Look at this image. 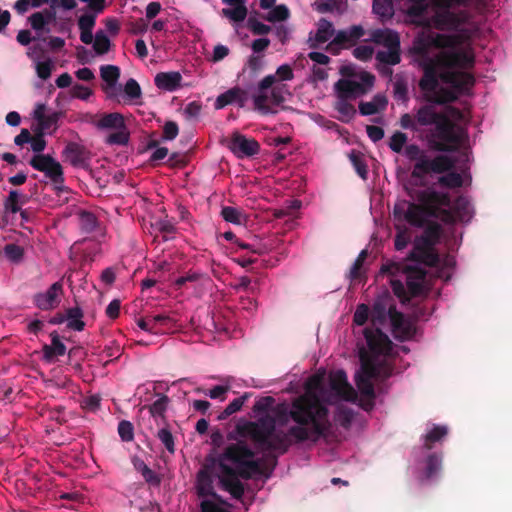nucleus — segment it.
I'll return each instance as SVG.
<instances>
[{"mask_svg": "<svg viewBox=\"0 0 512 512\" xmlns=\"http://www.w3.org/2000/svg\"><path fill=\"white\" fill-rule=\"evenodd\" d=\"M474 62L473 54L462 49L442 51L435 59L423 62V75L418 86L427 103L415 108L413 113H404L400 117V126L411 130L432 150L456 151L463 143L465 133L446 113L438 111L435 104L455 102L459 95L474 86L472 74L457 70L471 68Z\"/></svg>", "mask_w": 512, "mask_h": 512, "instance_id": "obj_1", "label": "nucleus"}, {"mask_svg": "<svg viewBox=\"0 0 512 512\" xmlns=\"http://www.w3.org/2000/svg\"><path fill=\"white\" fill-rule=\"evenodd\" d=\"M331 429L328 409L310 395L295 398L290 406L279 405L276 418L265 415L236 426L241 437L249 436L261 451L285 454L293 444L316 442Z\"/></svg>", "mask_w": 512, "mask_h": 512, "instance_id": "obj_2", "label": "nucleus"}, {"mask_svg": "<svg viewBox=\"0 0 512 512\" xmlns=\"http://www.w3.org/2000/svg\"><path fill=\"white\" fill-rule=\"evenodd\" d=\"M364 337L371 355L367 351H360L361 367L355 376V382L361 395L360 406L365 411H370L375 405V389L372 380L387 379L392 375V367L378 356H387L392 350V342L380 328H365Z\"/></svg>", "mask_w": 512, "mask_h": 512, "instance_id": "obj_3", "label": "nucleus"}, {"mask_svg": "<svg viewBox=\"0 0 512 512\" xmlns=\"http://www.w3.org/2000/svg\"><path fill=\"white\" fill-rule=\"evenodd\" d=\"M418 203L408 202L395 205L393 214L396 219H404L414 227H423L426 217H432L445 224L456 222V214L452 209L449 193L440 192L434 188L418 190L415 194Z\"/></svg>", "mask_w": 512, "mask_h": 512, "instance_id": "obj_4", "label": "nucleus"}, {"mask_svg": "<svg viewBox=\"0 0 512 512\" xmlns=\"http://www.w3.org/2000/svg\"><path fill=\"white\" fill-rule=\"evenodd\" d=\"M380 272L382 274H388L396 276L399 273H403L406 276L407 290L401 280L392 279L391 287L394 294L400 298L403 302L408 301L409 293L412 297L420 296L425 293V281L427 271L425 268L418 264L409 265L403 263L390 262L382 265Z\"/></svg>", "mask_w": 512, "mask_h": 512, "instance_id": "obj_5", "label": "nucleus"}, {"mask_svg": "<svg viewBox=\"0 0 512 512\" xmlns=\"http://www.w3.org/2000/svg\"><path fill=\"white\" fill-rule=\"evenodd\" d=\"M220 470L219 482L222 488L237 500H241L245 492L244 484L239 478L249 480L256 475L264 474L262 460L254 458H247L236 467L221 462Z\"/></svg>", "mask_w": 512, "mask_h": 512, "instance_id": "obj_6", "label": "nucleus"}, {"mask_svg": "<svg viewBox=\"0 0 512 512\" xmlns=\"http://www.w3.org/2000/svg\"><path fill=\"white\" fill-rule=\"evenodd\" d=\"M424 231L417 237L414 247L408 255V259L416 264H424L429 267H437L440 264V256L435 249L442 235V227L435 221H429L422 227Z\"/></svg>", "mask_w": 512, "mask_h": 512, "instance_id": "obj_7", "label": "nucleus"}, {"mask_svg": "<svg viewBox=\"0 0 512 512\" xmlns=\"http://www.w3.org/2000/svg\"><path fill=\"white\" fill-rule=\"evenodd\" d=\"M403 152L410 161H416L411 172L412 178L421 179L430 173L443 174L455 166V161L450 156L439 154L430 159L416 144L405 146Z\"/></svg>", "mask_w": 512, "mask_h": 512, "instance_id": "obj_8", "label": "nucleus"}, {"mask_svg": "<svg viewBox=\"0 0 512 512\" xmlns=\"http://www.w3.org/2000/svg\"><path fill=\"white\" fill-rule=\"evenodd\" d=\"M468 0H430L434 9L431 17L432 25L441 31H456L463 24L461 14L452 12L451 9L465 5Z\"/></svg>", "mask_w": 512, "mask_h": 512, "instance_id": "obj_9", "label": "nucleus"}, {"mask_svg": "<svg viewBox=\"0 0 512 512\" xmlns=\"http://www.w3.org/2000/svg\"><path fill=\"white\" fill-rule=\"evenodd\" d=\"M29 164L37 171L43 172L54 184H63L64 175L61 164L49 154H35Z\"/></svg>", "mask_w": 512, "mask_h": 512, "instance_id": "obj_10", "label": "nucleus"}, {"mask_svg": "<svg viewBox=\"0 0 512 512\" xmlns=\"http://www.w3.org/2000/svg\"><path fill=\"white\" fill-rule=\"evenodd\" d=\"M227 147L239 159L253 157L260 152V144L257 140L248 138L238 131L232 133Z\"/></svg>", "mask_w": 512, "mask_h": 512, "instance_id": "obj_11", "label": "nucleus"}, {"mask_svg": "<svg viewBox=\"0 0 512 512\" xmlns=\"http://www.w3.org/2000/svg\"><path fill=\"white\" fill-rule=\"evenodd\" d=\"M64 161L75 168L90 170L91 151L77 142H68L62 151Z\"/></svg>", "mask_w": 512, "mask_h": 512, "instance_id": "obj_12", "label": "nucleus"}, {"mask_svg": "<svg viewBox=\"0 0 512 512\" xmlns=\"http://www.w3.org/2000/svg\"><path fill=\"white\" fill-rule=\"evenodd\" d=\"M255 452L244 441L229 444L218 457V466L220 463L229 461L236 466L247 458H254Z\"/></svg>", "mask_w": 512, "mask_h": 512, "instance_id": "obj_13", "label": "nucleus"}, {"mask_svg": "<svg viewBox=\"0 0 512 512\" xmlns=\"http://www.w3.org/2000/svg\"><path fill=\"white\" fill-rule=\"evenodd\" d=\"M329 385L340 398L354 402L357 399L356 390L349 384L347 375L343 370H337L329 377Z\"/></svg>", "mask_w": 512, "mask_h": 512, "instance_id": "obj_14", "label": "nucleus"}, {"mask_svg": "<svg viewBox=\"0 0 512 512\" xmlns=\"http://www.w3.org/2000/svg\"><path fill=\"white\" fill-rule=\"evenodd\" d=\"M63 291L62 284L53 283L45 292L33 296V304L40 310L49 311L56 308L60 302L59 295Z\"/></svg>", "mask_w": 512, "mask_h": 512, "instance_id": "obj_15", "label": "nucleus"}, {"mask_svg": "<svg viewBox=\"0 0 512 512\" xmlns=\"http://www.w3.org/2000/svg\"><path fill=\"white\" fill-rule=\"evenodd\" d=\"M247 101V91L235 86L218 95L215 100L214 107L215 109L220 110L225 108L227 105L236 104L239 108H244Z\"/></svg>", "mask_w": 512, "mask_h": 512, "instance_id": "obj_16", "label": "nucleus"}, {"mask_svg": "<svg viewBox=\"0 0 512 512\" xmlns=\"http://www.w3.org/2000/svg\"><path fill=\"white\" fill-rule=\"evenodd\" d=\"M335 89L337 97L343 99H355L366 92L364 84L347 79H339L335 84Z\"/></svg>", "mask_w": 512, "mask_h": 512, "instance_id": "obj_17", "label": "nucleus"}, {"mask_svg": "<svg viewBox=\"0 0 512 512\" xmlns=\"http://www.w3.org/2000/svg\"><path fill=\"white\" fill-rule=\"evenodd\" d=\"M370 39L378 45L388 48H400V38L397 32L384 28L374 29L370 32Z\"/></svg>", "mask_w": 512, "mask_h": 512, "instance_id": "obj_18", "label": "nucleus"}, {"mask_svg": "<svg viewBox=\"0 0 512 512\" xmlns=\"http://www.w3.org/2000/svg\"><path fill=\"white\" fill-rule=\"evenodd\" d=\"M317 26L318 29L315 36L312 37V33H310L308 39L310 48H317L318 45L327 42L335 34V29L332 22H330L326 18H321L318 21Z\"/></svg>", "mask_w": 512, "mask_h": 512, "instance_id": "obj_19", "label": "nucleus"}, {"mask_svg": "<svg viewBox=\"0 0 512 512\" xmlns=\"http://www.w3.org/2000/svg\"><path fill=\"white\" fill-rule=\"evenodd\" d=\"M389 320L395 337L404 340L411 336L412 330L410 324L406 321L404 315L397 311L396 307L390 308Z\"/></svg>", "mask_w": 512, "mask_h": 512, "instance_id": "obj_20", "label": "nucleus"}, {"mask_svg": "<svg viewBox=\"0 0 512 512\" xmlns=\"http://www.w3.org/2000/svg\"><path fill=\"white\" fill-rule=\"evenodd\" d=\"M197 494L199 497H212L215 500L223 503L221 496L218 495L213 486V479L208 471L200 470L197 474L196 482Z\"/></svg>", "mask_w": 512, "mask_h": 512, "instance_id": "obj_21", "label": "nucleus"}, {"mask_svg": "<svg viewBox=\"0 0 512 512\" xmlns=\"http://www.w3.org/2000/svg\"><path fill=\"white\" fill-rule=\"evenodd\" d=\"M396 307L390 297L377 298L371 310L373 324H383L390 317V308Z\"/></svg>", "mask_w": 512, "mask_h": 512, "instance_id": "obj_22", "label": "nucleus"}, {"mask_svg": "<svg viewBox=\"0 0 512 512\" xmlns=\"http://www.w3.org/2000/svg\"><path fill=\"white\" fill-rule=\"evenodd\" d=\"M182 75L177 71L160 72L156 74L154 83L157 88L169 92L181 87Z\"/></svg>", "mask_w": 512, "mask_h": 512, "instance_id": "obj_23", "label": "nucleus"}, {"mask_svg": "<svg viewBox=\"0 0 512 512\" xmlns=\"http://www.w3.org/2000/svg\"><path fill=\"white\" fill-rule=\"evenodd\" d=\"M51 344H44L42 347L43 359L46 362H51L54 357L63 356L66 354V346L61 342L57 331L50 333Z\"/></svg>", "mask_w": 512, "mask_h": 512, "instance_id": "obj_24", "label": "nucleus"}, {"mask_svg": "<svg viewBox=\"0 0 512 512\" xmlns=\"http://www.w3.org/2000/svg\"><path fill=\"white\" fill-rule=\"evenodd\" d=\"M93 124L99 130H116L125 127V120L121 113L112 112L102 114Z\"/></svg>", "mask_w": 512, "mask_h": 512, "instance_id": "obj_25", "label": "nucleus"}, {"mask_svg": "<svg viewBox=\"0 0 512 512\" xmlns=\"http://www.w3.org/2000/svg\"><path fill=\"white\" fill-rule=\"evenodd\" d=\"M100 75L102 80L106 83V85L102 87L103 90L109 95V97H112L113 94L109 92V90L113 89L119 80V67L115 65H103L100 67Z\"/></svg>", "mask_w": 512, "mask_h": 512, "instance_id": "obj_26", "label": "nucleus"}, {"mask_svg": "<svg viewBox=\"0 0 512 512\" xmlns=\"http://www.w3.org/2000/svg\"><path fill=\"white\" fill-rule=\"evenodd\" d=\"M448 434V428L444 425H433L423 436V448L426 450L433 449L435 443L441 442Z\"/></svg>", "mask_w": 512, "mask_h": 512, "instance_id": "obj_27", "label": "nucleus"}, {"mask_svg": "<svg viewBox=\"0 0 512 512\" xmlns=\"http://www.w3.org/2000/svg\"><path fill=\"white\" fill-rule=\"evenodd\" d=\"M443 456L441 453H430L425 459V480L434 478L442 468Z\"/></svg>", "mask_w": 512, "mask_h": 512, "instance_id": "obj_28", "label": "nucleus"}, {"mask_svg": "<svg viewBox=\"0 0 512 512\" xmlns=\"http://www.w3.org/2000/svg\"><path fill=\"white\" fill-rule=\"evenodd\" d=\"M83 316V311L79 306L68 308L65 313L67 328L74 331L84 330L85 322L82 320Z\"/></svg>", "mask_w": 512, "mask_h": 512, "instance_id": "obj_29", "label": "nucleus"}, {"mask_svg": "<svg viewBox=\"0 0 512 512\" xmlns=\"http://www.w3.org/2000/svg\"><path fill=\"white\" fill-rule=\"evenodd\" d=\"M28 201L27 195L20 193L18 190H11L8 197L4 201V209L13 214L20 211L21 206Z\"/></svg>", "mask_w": 512, "mask_h": 512, "instance_id": "obj_30", "label": "nucleus"}, {"mask_svg": "<svg viewBox=\"0 0 512 512\" xmlns=\"http://www.w3.org/2000/svg\"><path fill=\"white\" fill-rule=\"evenodd\" d=\"M77 216L79 227L83 233L90 234L96 231L99 223L94 213L86 210H80L77 213Z\"/></svg>", "mask_w": 512, "mask_h": 512, "instance_id": "obj_31", "label": "nucleus"}, {"mask_svg": "<svg viewBox=\"0 0 512 512\" xmlns=\"http://www.w3.org/2000/svg\"><path fill=\"white\" fill-rule=\"evenodd\" d=\"M372 10L382 22L387 21L394 15V0H373Z\"/></svg>", "mask_w": 512, "mask_h": 512, "instance_id": "obj_32", "label": "nucleus"}, {"mask_svg": "<svg viewBox=\"0 0 512 512\" xmlns=\"http://www.w3.org/2000/svg\"><path fill=\"white\" fill-rule=\"evenodd\" d=\"M159 398L151 405H145L143 409H148L150 415L154 418H160L165 421V413L167 411L170 399L164 394H158Z\"/></svg>", "mask_w": 512, "mask_h": 512, "instance_id": "obj_33", "label": "nucleus"}, {"mask_svg": "<svg viewBox=\"0 0 512 512\" xmlns=\"http://www.w3.org/2000/svg\"><path fill=\"white\" fill-rule=\"evenodd\" d=\"M151 228L156 233L155 237H158V233L162 235V240L164 242L169 241L176 231V227L174 223L167 219H158L154 223L151 224Z\"/></svg>", "mask_w": 512, "mask_h": 512, "instance_id": "obj_34", "label": "nucleus"}, {"mask_svg": "<svg viewBox=\"0 0 512 512\" xmlns=\"http://www.w3.org/2000/svg\"><path fill=\"white\" fill-rule=\"evenodd\" d=\"M406 12L412 18H422L428 9V0H405Z\"/></svg>", "mask_w": 512, "mask_h": 512, "instance_id": "obj_35", "label": "nucleus"}, {"mask_svg": "<svg viewBox=\"0 0 512 512\" xmlns=\"http://www.w3.org/2000/svg\"><path fill=\"white\" fill-rule=\"evenodd\" d=\"M431 43L437 48H455L460 44L458 35L436 34L431 38Z\"/></svg>", "mask_w": 512, "mask_h": 512, "instance_id": "obj_36", "label": "nucleus"}, {"mask_svg": "<svg viewBox=\"0 0 512 512\" xmlns=\"http://www.w3.org/2000/svg\"><path fill=\"white\" fill-rule=\"evenodd\" d=\"M376 60L387 65H397L401 61L400 48H388L386 51H378Z\"/></svg>", "mask_w": 512, "mask_h": 512, "instance_id": "obj_37", "label": "nucleus"}, {"mask_svg": "<svg viewBox=\"0 0 512 512\" xmlns=\"http://www.w3.org/2000/svg\"><path fill=\"white\" fill-rule=\"evenodd\" d=\"M322 385H323V379L321 376H318V375H314L312 377H310L308 379V381L306 382V392L304 395H310L312 397H314L318 404L324 408V409H328L320 400V398L318 397L317 393L318 391H321L322 390Z\"/></svg>", "mask_w": 512, "mask_h": 512, "instance_id": "obj_38", "label": "nucleus"}, {"mask_svg": "<svg viewBox=\"0 0 512 512\" xmlns=\"http://www.w3.org/2000/svg\"><path fill=\"white\" fill-rule=\"evenodd\" d=\"M350 99L338 98L335 102V109L341 114V120L348 122L356 114L355 107L349 102Z\"/></svg>", "mask_w": 512, "mask_h": 512, "instance_id": "obj_39", "label": "nucleus"}, {"mask_svg": "<svg viewBox=\"0 0 512 512\" xmlns=\"http://www.w3.org/2000/svg\"><path fill=\"white\" fill-rule=\"evenodd\" d=\"M451 170L445 172V175H442L438 178L437 183L441 187L446 188H459L463 185V178L457 172H450Z\"/></svg>", "mask_w": 512, "mask_h": 512, "instance_id": "obj_40", "label": "nucleus"}, {"mask_svg": "<svg viewBox=\"0 0 512 512\" xmlns=\"http://www.w3.org/2000/svg\"><path fill=\"white\" fill-rule=\"evenodd\" d=\"M349 159L356 170L357 174L362 178H367V164L364 161L363 154L360 151L352 150L349 154Z\"/></svg>", "mask_w": 512, "mask_h": 512, "instance_id": "obj_41", "label": "nucleus"}, {"mask_svg": "<svg viewBox=\"0 0 512 512\" xmlns=\"http://www.w3.org/2000/svg\"><path fill=\"white\" fill-rule=\"evenodd\" d=\"M111 47V41L104 31L99 30L95 34L93 49L98 55L106 54Z\"/></svg>", "mask_w": 512, "mask_h": 512, "instance_id": "obj_42", "label": "nucleus"}, {"mask_svg": "<svg viewBox=\"0 0 512 512\" xmlns=\"http://www.w3.org/2000/svg\"><path fill=\"white\" fill-rule=\"evenodd\" d=\"M130 133L125 125L124 128H118L115 132L108 135L106 143L109 145H126L129 142Z\"/></svg>", "mask_w": 512, "mask_h": 512, "instance_id": "obj_43", "label": "nucleus"}, {"mask_svg": "<svg viewBox=\"0 0 512 512\" xmlns=\"http://www.w3.org/2000/svg\"><path fill=\"white\" fill-rule=\"evenodd\" d=\"M247 8L245 4L236 5L233 8H224L222 14L234 22H242L247 17Z\"/></svg>", "mask_w": 512, "mask_h": 512, "instance_id": "obj_44", "label": "nucleus"}, {"mask_svg": "<svg viewBox=\"0 0 512 512\" xmlns=\"http://www.w3.org/2000/svg\"><path fill=\"white\" fill-rule=\"evenodd\" d=\"M289 15V9L282 4L272 7L265 19L268 22L285 21L289 18Z\"/></svg>", "mask_w": 512, "mask_h": 512, "instance_id": "obj_45", "label": "nucleus"}, {"mask_svg": "<svg viewBox=\"0 0 512 512\" xmlns=\"http://www.w3.org/2000/svg\"><path fill=\"white\" fill-rule=\"evenodd\" d=\"M368 257V250H362L356 260L354 261L351 269H350V278L352 280L360 279L363 274V264Z\"/></svg>", "mask_w": 512, "mask_h": 512, "instance_id": "obj_46", "label": "nucleus"}, {"mask_svg": "<svg viewBox=\"0 0 512 512\" xmlns=\"http://www.w3.org/2000/svg\"><path fill=\"white\" fill-rule=\"evenodd\" d=\"M269 100V96L266 93H264V91H260L258 95H255L253 97L255 109L264 115L275 113L276 111L272 110L271 107L268 105Z\"/></svg>", "mask_w": 512, "mask_h": 512, "instance_id": "obj_47", "label": "nucleus"}, {"mask_svg": "<svg viewBox=\"0 0 512 512\" xmlns=\"http://www.w3.org/2000/svg\"><path fill=\"white\" fill-rule=\"evenodd\" d=\"M407 141L408 137L405 133L401 131H396L390 137L389 148L395 153H401L404 150Z\"/></svg>", "mask_w": 512, "mask_h": 512, "instance_id": "obj_48", "label": "nucleus"}, {"mask_svg": "<svg viewBox=\"0 0 512 512\" xmlns=\"http://www.w3.org/2000/svg\"><path fill=\"white\" fill-rule=\"evenodd\" d=\"M157 438L162 442L169 453L173 454L175 452L174 437L167 427H163L157 432Z\"/></svg>", "mask_w": 512, "mask_h": 512, "instance_id": "obj_49", "label": "nucleus"}, {"mask_svg": "<svg viewBox=\"0 0 512 512\" xmlns=\"http://www.w3.org/2000/svg\"><path fill=\"white\" fill-rule=\"evenodd\" d=\"M221 216L227 222L233 224H241L242 222V213L235 207L224 206L221 210Z\"/></svg>", "mask_w": 512, "mask_h": 512, "instance_id": "obj_50", "label": "nucleus"}, {"mask_svg": "<svg viewBox=\"0 0 512 512\" xmlns=\"http://www.w3.org/2000/svg\"><path fill=\"white\" fill-rule=\"evenodd\" d=\"M6 257L12 262H20L24 256V249L14 243L7 244L4 247Z\"/></svg>", "mask_w": 512, "mask_h": 512, "instance_id": "obj_51", "label": "nucleus"}, {"mask_svg": "<svg viewBox=\"0 0 512 512\" xmlns=\"http://www.w3.org/2000/svg\"><path fill=\"white\" fill-rule=\"evenodd\" d=\"M118 434L122 441L130 442L134 438V427L131 422L122 420L118 424Z\"/></svg>", "mask_w": 512, "mask_h": 512, "instance_id": "obj_52", "label": "nucleus"}, {"mask_svg": "<svg viewBox=\"0 0 512 512\" xmlns=\"http://www.w3.org/2000/svg\"><path fill=\"white\" fill-rule=\"evenodd\" d=\"M124 92L126 94V96L131 99V100H134V99H138L141 97L142 95V91H141V87L140 85L138 84V82L133 79V78H130L124 85Z\"/></svg>", "mask_w": 512, "mask_h": 512, "instance_id": "obj_53", "label": "nucleus"}, {"mask_svg": "<svg viewBox=\"0 0 512 512\" xmlns=\"http://www.w3.org/2000/svg\"><path fill=\"white\" fill-rule=\"evenodd\" d=\"M247 26L254 35H266L271 31V27L250 17Z\"/></svg>", "mask_w": 512, "mask_h": 512, "instance_id": "obj_54", "label": "nucleus"}, {"mask_svg": "<svg viewBox=\"0 0 512 512\" xmlns=\"http://www.w3.org/2000/svg\"><path fill=\"white\" fill-rule=\"evenodd\" d=\"M342 0H321L317 3L316 9L320 13L333 12L340 10Z\"/></svg>", "mask_w": 512, "mask_h": 512, "instance_id": "obj_55", "label": "nucleus"}, {"mask_svg": "<svg viewBox=\"0 0 512 512\" xmlns=\"http://www.w3.org/2000/svg\"><path fill=\"white\" fill-rule=\"evenodd\" d=\"M274 402L275 399L271 396L261 397L255 402L253 412L257 414L265 413L272 407Z\"/></svg>", "mask_w": 512, "mask_h": 512, "instance_id": "obj_56", "label": "nucleus"}, {"mask_svg": "<svg viewBox=\"0 0 512 512\" xmlns=\"http://www.w3.org/2000/svg\"><path fill=\"white\" fill-rule=\"evenodd\" d=\"M52 68L53 64L50 59L43 62H38L36 64L37 76L42 80H47L51 76Z\"/></svg>", "mask_w": 512, "mask_h": 512, "instance_id": "obj_57", "label": "nucleus"}, {"mask_svg": "<svg viewBox=\"0 0 512 512\" xmlns=\"http://www.w3.org/2000/svg\"><path fill=\"white\" fill-rule=\"evenodd\" d=\"M369 317V308L366 304H360L357 306V309L353 316V322L356 325L362 326L366 323Z\"/></svg>", "mask_w": 512, "mask_h": 512, "instance_id": "obj_58", "label": "nucleus"}, {"mask_svg": "<svg viewBox=\"0 0 512 512\" xmlns=\"http://www.w3.org/2000/svg\"><path fill=\"white\" fill-rule=\"evenodd\" d=\"M179 133V127L174 121H167L163 126V139L174 140Z\"/></svg>", "mask_w": 512, "mask_h": 512, "instance_id": "obj_59", "label": "nucleus"}, {"mask_svg": "<svg viewBox=\"0 0 512 512\" xmlns=\"http://www.w3.org/2000/svg\"><path fill=\"white\" fill-rule=\"evenodd\" d=\"M410 242V234L407 229H398V232L395 236V249L402 250L404 249L408 243Z\"/></svg>", "mask_w": 512, "mask_h": 512, "instance_id": "obj_60", "label": "nucleus"}, {"mask_svg": "<svg viewBox=\"0 0 512 512\" xmlns=\"http://www.w3.org/2000/svg\"><path fill=\"white\" fill-rule=\"evenodd\" d=\"M348 35L349 33L347 30L338 31L333 40L328 44V48L331 50L333 46H342L345 44L353 45Z\"/></svg>", "mask_w": 512, "mask_h": 512, "instance_id": "obj_61", "label": "nucleus"}, {"mask_svg": "<svg viewBox=\"0 0 512 512\" xmlns=\"http://www.w3.org/2000/svg\"><path fill=\"white\" fill-rule=\"evenodd\" d=\"M30 144L33 152L42 154L41 152L44 151L46 147V140L44 139L43 133L39 131L35 136H32Z\"/></svg>", "mask_w": 512, "mask_h": 512, "instance_id": "obj_62", "label": "nucleus"}, {"mask_svg": "<svg viewBox=\"0 0 512 512\" xmlns=\"http://www.w3.org/2000/svg\"><path fill=\"white\" fill-rule=\"evenodd\" d=\"M59 117L60 113L58 112H53L52 114L46 115L44 120H42L39 124V131L43 133L44 131L49 130L53 126L56 127Z\"/></svg>", "mask_w": 512, "mask_h": 512, "instance_id": "obj_63", "label": "nucleus"}, {"mask_svg": "<svg viewBox=\"0 0 512 512\" xmlns=\"http://www.w3.org/2000/svg\"><path fill=\"white\" fill-rule=\"evenodd\" d=\"M72 97L87 100L92 95V90L81 84H75L71 90Z\"/></svg>", "mask_w": 512, "mask_h": 512, "instance_id": "obj_64", "label": "nucleus"}]
</instances>
